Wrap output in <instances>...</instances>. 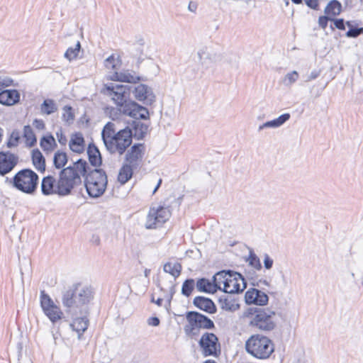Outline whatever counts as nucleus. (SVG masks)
I'll return each mask as SVG.
<instances>
[{"mask_svg": "<svg viewBox=\"0 0 363 363\" xmlns=\"http://www.w3.org/2000/svg\"><path fill=\"white\" fill-rule=\"evenodd\" d=\"M94 289L88 285L78 284L73 291L67 290L62 294V303L66 311L72 315L84 314L94 299Z\"/></svg>", "mask_w": 363, "mask_h": 363, "instance_id": "nucleus-1", "label": "nucleus"}, {"mask_svg": "<svg viewBox=\"0 0 363 363\" xmlns=\"http://www.w3.org/2000/svg\"><path fill=\"white\" fill-rule=\"evenodd\" d=\"M106 149L112 154L122 155L132 143V130L129 128L116 132L115 124L108 122L101 133Z\"/></svg>", "mask_w": 363, "mask_h": 363, "instance_id": "nucleus-2", "label": "nucleus"}, {"mask_svg": "<svg viewBox=\"0 0 363 363\" xmlns=\"http://www.w3.org/2000/svg\"><path fill=\"white\" fill-rule=\"evenodd\" d=\"M86 172V162L79 160L72 166L63 169L60 174L57 189L60 195H67L74 186L81 183V177Z\"/></svg>", "mask_w": 363, "mask_h": 363, "instance_id": "nucleus-3", "label": "nucleus"}, {"mask_svg": "<svg viewBox=\"0 0 363 363\" xmlns=\"http://www.w3.org/2000/svg\"><path fill=\"white\" fill-rule=\"evenodd\" d=\"M245 347L248 354L259 359L269 358L274 351L272 341L259 334L251 335L246 340Z\"/></svg>", "mask_w": 363, "mask_h": 363, "instance_id": "nucleus-4", "label": "nucleus"}, {"mask_svg": "<svg viewBox=\"0 0 363 363\" xmlns=\"http://www.w3.org/2000/svg\"><path fill=\"white\" fill-rule=\"evenodd\" d=\"M215 281L220 285L219 289L227 294L239 293L246 287L244 278L235 272H219L215 274Z\"/></svg>", "mask_w": 363, "mask_h": 363, "instance_id": "nucleus-5", "label": "nucleus"}, {"mask_svg": "<svg viewBox=\"0 0 363 363\" xmlns=\"http://www.w3.org/2000/svg\"><path fill=\"white\" fill-rule=\"evenodd\" d=\"M186 318L187 323L184 326V332L191 337L198 335L201 329L210 330L215 328L214 323L210 318L198 312H188Z\"/></svg>", "mask_w": 363, "mask_h": 363, "instance_id": "nucleus-6", "label": "nucleus"}, {"mask_svg": "<svg viewBox=\"0 0 363 363\" xmlns=\"http://www.w3.org/2000/svg\"><path fill=\"white\" fill-rule=\"evenodd\" d=\"M107 177L101 169H94L86 177L85 186L90 197L98 198L104 193L107 186Z\"/></svg>", "mask_w": 363, "mask_h": 363, "instance_id": "nucleus-7", "label": "nucleus"}, {"mask_svg": "<svg viewBox=\"0 0 363 363\" xmlns=\"http://www.w3.org/2000/svg\"><path fill=\"white\" fill-rule=\"evenodd\" d=\"M172 212L169 206L161 203H153L150 207L146 216L145 227L146 229H155L162 226L171 217Z\"/></svg>", "mask_w": 363, "mask_h": 363, "instance_id": "nucleus-8", "label": "nucleus"}, {"mask_svg": "<svg viewBox=\"0 0 363 363\" xmlns=\"http://www.w3.org/2000/svg\"><path fill=\"white\" fill-rule=\"evenodd\" d=\"M38 183V176L33 171L25 169L13 177V186L18 190L28 194L35 192Z\"/></svg>", "mask_w": 363, "mask_h": 363, "instance_id": "nucleus-9", "label": "nucleus"}, {"mask_svg": "<svg viewBox=\"0 0 363 363\" xmlns=\"http://www.w3.org/2000/svg\"><path fill=\"white\" fill-rule=\"evenodd\" d=\"M101 93L109 98L121 109L126 104L130 89L128 86L110 82L104 84Z\"/></svg>", "mask_w": 363, "mask_h": 363, "instance_id": "nucleus-10", "label": "nucleus"}, {"mask_svg": "<svg viewBox=\"0 0 363 363\" xmlns=\"http://www.w3.org/2000/svg\"><path fill=\"white\" fill-rule=\"evenodd\" d=\"M275 313L269 309L263 308L256 311L253 315L250 325L262 331H270L276 327L274 320Z\"/></svg>", "mask_w": 363, "mask_h": 363, "instance_id": "nucleus-11", "label": "nucleus"}, {"mask_svg": "<svg viewBox=\"0 0 363 363\" xmlns=\"http://www.w3.org/2000/svg\"><path fill=\"white\" fill-rule=\"evenodd\" d=\"M40 301L44 314L52 323H55L62 318L63 312L44 291L40 292Z\"/></svg>", "mask_w": 363, "mask_h": 363, "instance_id": "nucleus-12", "label": "nucleus"}, {"mask_svg": "<svg viewBox=\"0 0 363 363\" xmlns=\"http://www.w3.org/2000/svg\"><path fill=\"white\" fill-rule=\"evenodd\" d=\"M199 345L204 357H216L220 351L218 338L212 333H204L199 341Z\"/></svg>", "mask_w": 363, "mask_h": 363, "instance_id": "nucleus-13", "label": "nucleus"}, {"mask_svg": "<svg viewBox=\"0 0 363 363\" xmlns=\"http://www.w3.org/2000/svg\"><path fill=\"white\" fill-rule=\"evenodd\" d=\"M119 111L135 119L145 120L149 118L148 110L135 101L127 102L121 109H119Z\"/></svg>", "mask_w": 363, "mask_h": 363, "instance_id": "nucleus-14", "label": "nucleus"}, {"mask_svg": "<svg viewBox=\"0 0 363 363\" xmlns=\"http://www.w3.org/2000/svg\"><path fill=\"white\" fill-rule=\"evenodd\" d=\"M134 97L146 104H152L155 101V95L152 89L144 84H138L134 87L133 91Z\"/></svg>", "mask_w": 363, "mask_h": 363, "instance_id": "nucleus-15", "label": "nucleus"}, {"mask_svg": "<svg viewBox=\"0 0 363 363\" xmlns=\"http://www.w3.org/2000/svg\"><path fill=\"white\" fill-rule=\"evenodd\" d=\"M144 152L145 147L143 144L133 145L125 155V164L136 167L141 162Z\"/></svg>", "mask_w": 363, "mask_h": 363, "instance_id": "nucleus-16", "label": "nucleus"}, {"mask_svg": "<svg viewBox=\"0 0 363 363\" xmlns=\"http://www.w3.org/2000/svg\"><path fill=\"white\" fill-rule=\"evenodd\" d=\"M18 157L10 152H0V174L5 175L10 172L17 164Z\"/></svg>", "mask_w": 363, "mask_h": 363, "instance_id": "nucleus-17", "label": "nucleus"}, {"mask_svg": "<svg viewBox=\"0 0 363 363\" xmlns=\"http://www.w3.org/2000/svg\"><path fill=\"white\" fill-rule=\"evenodd\" d=\"M245 299L247 304L264 306L267 303L269 298L264 292L256 289H251L246 291Z\"/></svg>", "mask_w": 363, "mask_h": 363, "instance_id": "nucleus-18", "label": "nucleus"}, {"mask_svg": "<svg viewBox=\"0 0 363 363\" xmlns=\"http://www.w3.org/2000/svg\"><path fill=\"white\" fill-rule=\"evenodd\" d=\"M108 79L112 81L128 83H136L140 80V77L135 74V72H130L129 70L111 73V74L108 76Z\"/></svg>", "mask_w": 363, "mask_h": 363, "instance_id": "nucleus-19", "label": "nucleus"}, {"mask_svg": "<svg viewBox=\"0 0 363 363\" xmlns=\"http://www.w3.org/2000/svg\"><path fill=\"white\" fill-rule=\"evenodd\" d=\"M196 288L199 291L213 294L217 289H219L220 285L215 281L214 275L212 281L207 279L198 280L196 282Z\"/></svg>", "mask_w": 363, "mask_h": 363, "instance_id": "nucleus-20", "label": "nucleus"}, {"mask_svg": "<svg viewBox=\"0 0 363 363\" xmlns=\"http://www.w3.org/2000/svg\"><path fill=\"white\" fill-rule=\"evenodd\" d=\"M194 304L200 310L211 314L216 311V307L214 303L208 298L197 296L194 299Z\"/></svg>", "mask_w": 363, "mask_h": 363, "instance_id": "nucleus-21", "label": "nucleus"}, {"mask_svg": "<svg viewBox=\"0 0 363 363\" xmlns=\"http://www.w3.org/2000/svg\"><path fill=\"white\" fill-rule=\"evenodd\" d=\"M290 117L291 116L289 113H284L275 119L262 123L258 127V130L262 131V130L267 128L275 129L279 128L282 125H284L287 121H289Z\"/></svg>", "mask_w": 363, "mask_h": 363, "instance_id": "nucleus-22", "label": "nucleus"}, {"mask_svg": "<svg viewBox=\"0 0 363 363\" xmlns=\"http://www.w3.org/2000/svg\"><path fill=\"white\" fill-rule=\"evenodd\" d=\"M19 93L16 90H4L0 92V104L11 106L18 101Z\"/></svg>", "mask_w": 363, "mask_h": 363, "instance_id": "nucleus-23", "label": "nucleus"}, {"mask_svg": "<svg viewBox=\"0 0 363 363\" xmlns=\"http://www.w3.org/2000/svg\"><path fill=\"white\" fill-rule=\"evenodd\" d=\"M69 148L72 151L81 153L84 150L85 143L82 134L76 133L72 134L69 143Z\"/></svg>", "mask_w": 363, "mask_h": 363, "instance_id": "nucleus-24", "label": "nucleus"}, {"mask_svg": "<svg viewBox=\"0 0 363 363\" xmlns=\"http://www.w3.org/2000/svg\"><path fill=\"white\" fill-rule=\"evenodd\" d=\"M89 320L86 317L76 318L72 320L70 327L78 333L80 340L82 334L87 329Z\"/></svg>", "mask_w": 363, "mask_h": 363, "instance_id": "nucleus-25", "label": "nucleus"}, {"mask_svg": "<svg viewBox=\"0 0 363 363\" xmlns=\"http://www.w3.org/2000/svg\"><path fill=\"white\" fill-rule=\"evenodd\" d=\"M55 179L51 177L48 176L43 179L41 182V191L42 193L45 195H51L57 192V189H55Z\"/></svg>", "mask_w": 363, "mask_h": 363, "instance_id": "nucleus-26", "label": "nucleus"}, {"mask_svg": "<svg viewBox=\"0 0 363 363\" xmlns=\"http://www.w3.org/2000/svg\"><path fill=\"white\" fill-rule=\"evenodd\" d=\"M121 65V62L118 57L112 55L107 57L104 60V66L108 72L107 77L110 75L111 73L118 72Z\"/></svg>", "mask_w": 363, "mask_h": 363, "instance_id": "nucleus-27", "label": "nucleus"}, {"mask_svg": "<svg viewBox=\"0 0 363 363\" xmlns=\"http://www.w3.org/2000/svg\"><path fill=\"white\" fill-rule=\"evenodd\" d=\"M342 11V5L337 0H333L325 8V15L330 16L333 19L335 16L340 13Z\"/></svg>", "mask_w": 363, "mask_h": 363, "instance_id": "nucleus-28", "label": "nucleus"}, {"mask_svg": "<svg viewBox=\"0 0 363 363\" xmlns=\"http://www.w3.org/2000/svg\"><path fill=\"white\" fill-rule=\"evenodd\" d=\"M32 160L35 169L40 172H44L45 169V159L39 150H33L32 152Z\"/></svg>", "mask_w": 363, "mask_h": 363, "instance_id": "nucleus-29", "label": "nucleus"}, {"mask_svg": "<svg viewBox=\"0 0 363 363\" xmlns=\"http://www.w3.org/2000/svg\"><path fill=\"white\" fill-rule=\"evenodd\" d=\"M58 109L57 105L55 101L50 99L44 100L40 105V113L42 114L50 115L55 113Z\"/></svg>", "mask_w": 363, "mask_h": 363, "instance_id": "nucleus-30", "label": "nucleus"}, {"mask_svg": "<svg viewBox=\"0 0 363 363\" xmlns=\"http://www.w3.org/2000/svg\"><path fill=\"white\" fill-rule=\"evenodd\" d=\"M133 167L127 164H125L121 167L118 177V180L121 184H124L131 178L133 174Z\"/></svg>", "mask_w": 363, "mask_h": 363, "instance_id": "nucleus-31", "label": "nucleus"}, {"mask_svg": "<svg viewBox=\"0 0 363 363\" xmlns=\"http://www.w3.org/2000/svg\"><path fill=\"white\" fill-rule=\"evenodd\" d=\"M164 271L166 273L171 274L174 279L177 278L182 271V266L179 263L174 262H167L164 265L163 268Z\"/></svg>", "mask_w": 363, "mask_h": 363, "instance_id": "nucleus-32", "label": "nucleus"}, {"mask_svg": "<svg viewBox=\"0 0 363 363\" xmlns=\"http://www.w3.org/2000/svg\"><path fill=\"white\" fill-rule=\"evenodd\" d=\"M40 145L44 151L52 152L56 146L55 139L51 135L44 136L41 138Z\"/></svg>", "mask_w": 363, "mask_h": 363, "instance_id": "nucleus-33", "label": "nucleus"}, {"mask_svg": "<svg viewBox=\"0 0 363 363\" xmlns=\"http://www.w3.org/2000/svg\"><path fill=\"white\" fill-rule=\"evenodd\" d=\"M211 51V48L210 46H201L199 49L197 55L201 63H205L208 60H213V55Z\"/></svg>", "mask_w": 363, "mask_h": 363, "instance_id": "nucleus-34", "label": "nucleus"}, {"mask_svg": "<svg viewBox=\"0 0 363 363\" xmlns=\"http://www.w3.org/2000/svg\"><path fill=\"white\" fill-rule=\"evenodd\" d=\"M23 138L28 146H33L36 143V137L30 125H26L23 128Z\"/></svg>", "mask_w": 363, "mask_h": 363, "instance_id": "nucleus-35", "label": "nucleus"}, {"mask_svg": "<svg viewBox=\"0 0 363 363\" xmlns=\"http://www.w3.org/2000/svg\"><path fill=\"white\" fill-rule=\"evenodd\" d=\"M53 162L56 168L60 169L63 167L67 162V154L62 151L56 152L54 155Z\"/></svg>", "mask_w": 363, "mask_h": 363, "instance_id": "nucleus-36", "label": "nucleus"}, {"mask_svg": "<svg viewBox=\"0 0 363 363\" xmlns=\"http://www.w3.org/2000/svg\"><path fill=\"white\" fill-rule=\"evenodd\" d=\"M80 48H81L80 43H79V41H77L74 48H69L66 50V52L65 53V57L67 58L69 61L76 59L79 55Z\"/></svg>", "mask_w": 363, "mask_h": 363, "instance_id": "nucleus-37", "label": "nucleus"}, {"mask_svg": "<svg viewBox=\"0 0 363 363\" xmlns=\"http://www.w3.org/2000/svg\"><path fill=\"white\" fill-rule=\"evenodd\" d=\"M299 74L296 71H291L286 74L283 79V83L286 86L294 84L298 79Z\"/></svg>", "mask_w": 363, "mask_h": 363, "instance_id": "nucleus-38", "label": "nucleus"}, {"mask_svg": "<svg viewBox=\"0 0 363 363\" xmlns=\"http://www.w3.org/2000/svg\"><path fill=\"white\" fill-rule=\"evenodd\" d=\"M195 286V282L194 279H187L186 280L182 287V293L183 295L186 296H189L192 291L194 290Z\"/></svg>", "mask_w": 363, "mask_h": 363, "instance_id": "nucleus-39", "label": "nucleus"}, {"mask_svg": "<svg viewBox=\"0 0 363 363\" xmlns=\"http://www.w3.org/2000/svg\"><path fill=\"white\" fill-rule=\"evenodd\" d=\"M346 26L350 28L346 33V36L348 38H356L363 33V28H354L352 23L350 21L346 22Z\"/></svg>", "mask_w": 363, "mask_h": 363, "instance_id": "nucleus-40", "label": "nucleus"}, {"mask_svg": "<svg viewBox=\"0 0 363 363\" xmlns=\"http://www.w3.org/2000/svg\"><path fill=\"white\" fill-rule=\"evenodd\" d=\"M246 261L248 262V264L250 266H251L252 268L255 269H260L262 267L259 259L253 252L250 253Z\"/></svg>", "mask_w": 363, "mask_h": 363, "instance_id": "nucleus-41", "label": "nucleus"}, {"mask_svg": "<svg viewBox=\"0 0 363 363\" xmlns=\"http://www.w3.org/2000/svg\"><path fill=\"white\" fill-rule=\"evenodd\" d=\"M62 119L67 123H71L74 120V114L71 106H65L62 109Z\"/></svg>", "mask_w": 363, "mask_h": 363, "instance_id": "nucleus-42", "label": "nucleus"}, {"mask_svg": "<svg viewBox=\"0 0 363 363\" xmlns=\"http://www.w3.org/2000/svg\"><path fill=\"white\" fill-rule=\"evenodd\" d=\"M92 150H89V161L94 166H99L101 164V157L99 152L97 150H94V153L92 154Z\"/></svg>", "mask_w": 363, "mask_h": 363, "instance_id": "nucleus-43", "label": "nucleus"}, {"mask_svg": "<svg viewBox=\"0 0 363 363\" xmlns=\"http://www.w3.org/2000/svg\"><path fill=\"white\" fill-rule=\"evenodd\" d=\"M221 307L225 311H233L239 308V305L231 300L225 299L221 302Z\"/></svg>", "mask_w": 363, "mask_h": 363, "instance_id": "nucleus-44", "label": "nucleus"}, {"mask_svg": "<svg viewBox=\"0 0 363 363\" xmlns=\"http://www.w3.org/2000/svg\"><path fill=\"white\" fill-rule=\"evenodd\" d=\"M19 140V135L18 133L13 132L11 133V138L8 142V146L12 147L17 145Z\"/></svg>", "mask_w": 363, "mask_h": 363, "instance_id": "nucleus-45", "label": "nucleus"}, {"mask_svg": "<svg viewBox=\"0 0 363 363\" xmlns=\"http://www.w3.org/2000/svg\"><path fill=\"white\" fill-rule=\"evenodd\" d=\"M328 20L333 21V19L327 15L325 16H320L318 19L319 26L322 28L325 29L327 26Z\"/></svg>", "mask_w": 363, "mask_h": 363, "instance_id": "nucleus-46", "label": "nucleus"}, {"mask_svg": "<svg viewBox=\"0 0 363 363\" xmlns=\"http://www.w3.org/2000/svg\"><path fill=\"white\" fill-rule=\"evenodd\" d=\"M321 1L322 0H304L306 4L313 9H318Z\"/></svg>", "mask_w": 363, "mask_h": 363, "instance_id": "nucleus-47", "label": "nucleus"}, {"mask_svg": "<svg viewBox=\"0 0 363 363\" xmlns=\"http://www.w3.org/2000/svg\"><path fill=\"white\" fill-rule=\"evenodd\" d=\"M56 136H57L58 142L61 145L66 144L67 138H66L65 135L63 134V132L61 129H60L58 131L56 132Z\"/></svg>", "mask_w": 363, "mask_h": 363, "instance_id": "nucleus-48", "label": "nucleus"}, {"mask_svg": "<svg viewBox=\"0 0 363 363\" xmlns=\"http://www.w3.org/2000/svg\"><path fill=\"white\" fill-rule=\"evenodd\" d=\"M273 262V259L268 255H264V266L267 269H270L272 268Z\"/></svg>", "mask_w": 363, "mask_h": 363, "instance_id": "nucleus-49", "label": "nucleus"}, {"mask_svg": "<svg viewBox=\"0 0 363 363\" xmlns=\"http://www.w3.org/2000/svg\"><path fill=\"white\" fill-rule=\"evenodd\" d=\"M319 74H320V72L318 71L313 70L310 74H308L306 76L305 82H308L310 81H312V80L316 79L319 76Z\"/></svg>", "mask_w": 363, "mask_h": 363, "instance_id": "nucleus-50", "label": "nucleus"}, {"mask_svg": "<svg viewBox=\"0 0 363 363\" xmlns=\"http://www.w3.org/2000/svg\"><path fill=\"white\" fill-rule=\"evenodd\" d=\"M187 9L189 11L196 13L198 9V4L195 1H191L189 3Z\"/></svg>", "mask_w": 363, "mask_h": 363, "instance_id": "nucleus-51", "label": "nucleus"}, {"mask_svg": "<svg viewBox=\"0 0 363 363\" xmlns=\"http://www.w3.org/2000/svg\"><path fill=\"white\" fill-rule=\"evenodd\" d=\"M147 324L151 326H158L160 325V320L157 317H150L147 320Z\"/></svg>", "mask_w": 363, "mask_h": 363, "instance_id": "nucleus-52", "label": "nucleus"}, {"mask_svg": "<svg viewBox=\"0 0 363 363\" xmlns=\"http://www.w3.org/2000/svg\"><path fill=\"white\" fill-rule=\"evenodd\" d=\"M334 25L338 29L345 30L346 23L345 24L343 19H336L334 20Z\"/></svg>", "mask_w": 363, "mask_h": 363, "instance_id": "nucleus-53", "label": "nucleus"}, {"mask_svg": "<svg viewBox=\"0 0 363 363\" xmlns=\"http://www.w3.org/2000/svg\"><path fill=\"white\" fill-rule=\"evenodd\" d=\"M33 124L38 130H43L45 128V123L42 120L35 119Z\"/></svg>", "mask_w": 363, "mask_h": 363, "instance_id": "nucleus-54", "label": "nucleus"}, {"mask_svg": "<svg viewBox=\"0 0 363 363\" xmlns=\"http://www.w3.org/2000/svg\"><path fill=\"white\" fill-rule=\"evenodd\" d=\"M9 85V80L0 79V91Z\"/></svg>", "mask_w": 363, "mask_h": 363, "instance_id": "nucleus-55", "label": "nucleus"}, {"mask_svg": "<svg viewBox=\"0 0 363 363\" xmlns=\"http://www.w3.org/2000/svg\"><path fill=\"white\" fill-rule=\"evenodd\" d=\"M161 183H162V179H159V181H158V183H157V186L155 187V189H154V190H153V191H152V194H154L157 191V189H159V187H160V186Z\"/></svg>", "mask_w": 363, "mask_h": 363, "instance_id": "nucleus-56", "label": "nucleus"}, {"mask_svg": "<svg viewBox=\"0 0 363 363\" xmlns=\"http://www.w3.org/2000/svg\"><path fill=\"white\" fill-rule=\"evenodd\" d=\"M162 302H163V300H162V298H158V299L155 301V303H156L157 306H162Z\"/></svg>", "mask_w": 363, "mask_h": 363, "instance_id": "nucleus-57", "label": "nucleus"}, {"mask_svg": "<svg viewBox=\"0 0 363 363\" xmlns=\"http://www.w3.org/2000/svg\"><path fill=\"white\" fill-rule=\"evenodd\" d=\"M204 363H216L214 360L208 359L204 362Z\"/></svg>", "mask_w": 363, "mask_h": 363, "instance_id": "nucleus-58", "label": "nucleus"}, {"mask_svg": "<svg viewBox=\"0 0 363 363\" xmlns=\"http://www.w3.org/2000/svg\"><path fill=\"white\" fill-rule=\"evenodd\" d=\"M295 4H300L301 2V0H291Z\"/></svg>", "mask_w": 363, "mask_h": 363, "instance_id": "nucleus-59", "label": "nucleus"}, {"mask_svg": "<svg viewBox=\"0 0 363 363\" xmlns=\"http://www.w3.org/2000/svg\"><path fill=\"white\" fill-rule=\"evenodd\" d=\"M149 272H150V271H149V270H147V269H146V270L145 271V277H147V276H148Z\"/></svg>", "mask_w": 363, "mask_h": 363, "instance_id": "nucleus-60", "label": "nucleus"}, {"mask_svg": "<svg viewBox=\"0 0 363 363\" xmlns=\"http://www.w3.org/2000/svg\"><path fill=\"white\" fill-rule=\"evenodd\" d=\"M351 277L352 279H354V274L353 272L351 273Z\"/></svg>", "mask_w": 363, "mask_h": 363, "instance_id": "nucleus-61", "label": "nucleus"}, {"mask_svg": "<svg viewBox=\"0 0 363 363\" xmlns=\"http://www.w3.org/2000/svg\"><path fill=\"white\" fill-rule=\"evenodd\" d=\"M141 128H144V129H145V130H147V127H146V126H143V125H141Z\"/></svg>", "mask_w": 363, "mask_h": 363, "instance_id": "nucleus-62", "label": "nucleus"}, {"mask_svg": "<svg viewBox=\"0 0 363 363\" xmlns=\"http://www.w3.org/2000/svg\"><path fill=\"white\" fill-rule=\"evenodd\" d=\"M145 43L144 42H143L142 43H140V45H143V46H144V45H145Z\"/></svg>", "mask_w": 363, "mask_h": 363, "instance_id": "nucleus-63", "label": "nucleus"}, {"mask_svg": "<svg viewBox=\"0 0 363 363\" xmlns=\"http://www.w3.org/2000/svg\"><path fill=\"white\" fill-rule=\"evenodd\" d=\"M111 117H112V119H114V117H113L112 113H111Z\"/></svg>", "mask_w": 363, "mask_h": 363, "instance_id": "nucleus-64", "label": "nucleus"}]
</instances>
